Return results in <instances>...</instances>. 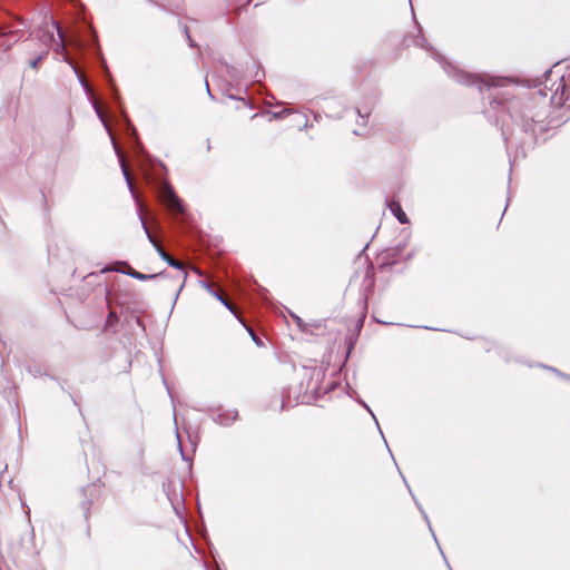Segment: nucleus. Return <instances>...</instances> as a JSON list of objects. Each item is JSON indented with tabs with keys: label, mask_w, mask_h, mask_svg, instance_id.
Here are the masks:
<instances>
[{
	"label": "nucleus",
	"mask_w": 570,
	"mask_h": 570,
	"mask_svg": "<svg viewBox=\"0 0 570 570\" xmlns=\"http://www.w3.org/2000/svg\"><path fill=\"white\" fill-rule=\"evenodd\" d=\"M394 218H396L401 224H407L409 218L404 210L402 209L401 205L394 200Z\"/></svg>",
	"instance_id": "1a4fd4ad"
},
{
	"label": "nucleus",
	"mask_w": 570,
	"mask_h": 570,
	"mask_svg": "<svg viewBox=\"0 0 570 570\" xmlns=\"http://www.w3.org/2000/svg\"><path fill=\"white\" fill-rule=\"evenodd\" d=\"M160 197L164 204L176 213L183 212V206L180 199L176 196L173 187L170 185L164 184L160 190Z\"/></svg>",
	"instance_id": "20e7f679"
},
{
	"label": "nucleus",
	"mask_w": 570,
	"mask_h": 570,
	"mask_svg": "<svg viewBox=\"0 0 570 570\" xmlns=\"http://www.w3.org/2000/svg\"><path fill=\"white\" fill-rule=\"evenodd\" d=\"M121 273L135 278V279H138V281H147V279H151V278H156V277H160V276H164V273H158V274H142L140 272H137L132 268H129L128 271H120Z\"/></svg>",
	"instance_id": "423d86ee"
},
{
	"label": "nucleus",
	"mask_w": 570,
	"mask_h": 570,
	"mask_svg": "<svg viewBox=\"0 0 570 570\" xmlns=\"http://www.w3.org/2000/svg\"><path fill=\"white\" fill-rule=\"evenodd\" d=\"M157 253L160 256V258L163 261H165L169 266H171V267H174L176 269H179L181 272L184 278H186L187 272L185 271L183 263H180L179 261L173 258L163 248H158Z\"/></svg>",
	"instance_id": "39448f33"
},
{
	"label": "nucleus",
	"mask_w": 570,
	"mask_h": 570,
	"mask_svg": "<svg viewBox=\"0 0 570 570\" xmlns=\"http://www.w3.org/2000/svg\"><path fill=\"white\" fill-rule=\"evenodd\" d=\"M8 35L16 36V35H17V32L6 31V30H3V29H0V36H1V37H6V36H8Z\"/></svg>",
	"instance_id": "a211bd4d"
},
{
	"label": "nucleus",
	"mask_w": 570,
	"mask_h": 570,
	"mask_svg": "<svg viewBox=\"0 0 570 570\" xmlns=\"http://www.w3.org/2000/svg\"><path fill=\"white\" fill-rule=\"evenodd\" d=\"M258 77H259V72L257 71V72L254 75V78H255V79H258Z\"/></svg>",
	"instance_id": "72a5a7b5"
},
{
	"label": "nucleus",
	"mask_w": 570,
	"mask_h": 570,
	"mask_svg": "<svg viewBox=\"0 0 570 570\" xmlns=\"http://www.w3.org/2000/svg\"><path fill=\"white\" fill-rule=\"evenodd\" d=\"M490 106L494 111H505L510 118L520 126V129L525 134L523 144L533 146L535 144V127L537 122L524 114H518L514 109L519 106L518 101H509L505 104L500 99L498 94H491L489 96Z\"/></svg>",
	"instance_id": "f03ea898"
},
{
	"label": "nucleus",
	"mask_w": 570,
	"mask_h": 570,
	"mask_svg": "<svg viewBox=\"0 0 570 570\" xmlns=\"http://www.w3.org/2000/svg\"><path fill=\"white\" fill-rule=\"evenodd\" d=\"M385 203H386V207L392 210V200L391 199H385Z\"/></svg>",
	"instance_id": "4be33fe9"
},
{
	"label": "nucleus",
	"mask_w": 570,
	"mask_h": 570,
	"mask_svg": "<svg viewBox=\"0 0 570 570\" xmlns=\"http://www.w3.org/2000/svg\"><path fill=\"white\" fill-rule=\"evenodd\" d=\"M399 474H401L403 482H406V479H405L404 474H402V471H399Z\"/></svg>",
	"instance_id": "c85d7f7f"
},
{
	"label": "nucleus",
	"mask_w": 570,
	"mask_h": 570,
	"mask_svg": "<svg viewBox=\"0 0 570 570\" xmlns=\"http://www.w3.org/2000/svg\"><path fill=\"white\" fill-rule=\"evenodd\" d=\"M544 367H546V368H549V370H551V371H553V372H556V373H558V374H559V371H558L557 368H553V367H550V366H544Z\"/></svg>",
	"instance_id": "393cba45"
},
{
	"label": "nucleus",
	"mask_w": 570,
	"mask_h": 570,
	"mask_svg": "<svg viewBox=\"0 0 570 570\" xmlns=\"http://www.w3.org/2000/svg\"><path fill=\"white\" fill-rule=\"evenodd\" d=\"M185 32L187 35V38H188L190 47H194L193 40L190 39V37H189L188 32H187V28L186 27H185Z\"/></svg>",
	"instance_id": "5701e85b"
},
{
	"label": "nucleus",
	"mask_w": 570,
	"mask_h": 570,
	"mask_svg": "<svg viewBox=\"0 0 570 570\" xmlns=\"http://www.w3.org/2000/svg\"><path fill=\"white\" fill-rule=\"evenodd\" d=\"M399 474H401L403 482H406V479H405L404 474H402V471H399Z\"/></svg>",
	"instance_id": "cd10ccee"
},
{
	"label": "nucleus",
	"mask_w": 570,
	"mask_h": 570,
	"mask_svg": "<svg viewBox=\"0 0 570 570\" xmlns=\"http://www.w3.org/2000/svg\"><path fill=\"white\" fill-rule=\"evenodd\" d=\"M399 474H401L403 482H406V479H405L404 474H402V471H399Z\"/></svg>",
	"instance_id": "bb28decb"
},
{
	"label": "nucleus",
	"mask_w": 570,
	"mask_h": 570,
	"mask_svg": "<svg viewBox=\"0 0 570 570\" xmlns=\"http://www.w3.org/2000/svg\"><path fill=\"white\" fill-rule=\"evenodd\" d=\"M411 41L416 47L424 48L426 50H432L433 58L440 62L445 73L458 83H463L466 86H476L479 91L482 92L484 88L491 90L492 88L503 86L502 82L507 81V79H495L490 76L481 77L474 73H470L462 69H459L451 62H448L438 51H435L432 47L428 45L426 40L421 33V29H417L416 36L412 37Z\"/></svg>",
	"instance_id": "f257e3e1"
},
{
	"label": "nucleus",
	"mask_w": 570,
	"mask_h": 570,
	"mask_svg": "<svg viewBox=\"0 0 570 570\" xmlns=\"http://www.w3.org/2000/svg\"><path fill=\"white\" fill-rule=\"evenodd\" d=\"M399 474H401L403 482H406V479H405L404 474H402V471H399Z\"/></svg>",
	"instance_id": "a878e982"
},
{
	"label": "nucleus",
	"mask_w": 570,
	"mask_h": 570,
	"mask_svg": "<svg viewBox=\"0 0 570 570\" xmlns=\"http://www.w3.org/2000/svg\"><path fill=\"white\" fill-rule=\"evenodd\" d=\"M206 90H207V94L209 95V97H212V98H213V95L210 94L209 86H208V83H207V82H206Z\"/></svg>",
	"instance_id": "b1692460"
},
{
	"label": "nucleus",
	"mask_w": 570,
	"mask_h": 570,
	"mask_svg": "<svg viewBox=\"0 0 570 570\" xmlns=\"http://www.w3.org/2000/svg\"><path fill=\"white\" fill-rule=\"evenodd\" d=\"M273 116H274L275 118H279V117H281V114H279V112H274V114H273Z\"/></svg>",
	"instance_id": "2f4dec72"
},
{
	"label": "nucleus",
	"mask_w": 570,
	"mask_h": 570,
	"mask_svg": "<svg viewBox=\"0 0 570 570\" xmlns=\"http://www.w3.org/2000/svg\"><path fill=\"white\" fill-rule=\"evenodd\" d=\"M247 331H248V333H249V335H250L252 340H253L257 345H261V344H262V342H261L259 337L256 335V333H255L252 328H249V327H247Z\"/></svg>",
	"instance_id": "dca6fc26"
},
{
	"label": "nucleus",
	"mask_w": 570,
	"mask_h": 570,
	"mask_svg": "<svg viewBox=\"0 0 570 570\" xmlns=\"http://www.w3.org/2000/svg\"><path fill=\"white\" fill-rule=\"evenodd\" d=\"M79 81H80V83L83 86V88H85L86 90H88V89H89V86H88V83L86 82V80H85L83 78H79Z\"/></svg>",
	"instance_id": "6ab92c4d"
},
{
	"label": "nucleus",
	"mask_w": 570,
	"mask_h": 570,
	"mask_svg": "<svg viewBox=\"0 0 570 570\" xmlns=\"http://www.w3.org/2000/svg\"><path fill=\"white\" fill-rule=\"evenodd\" d=\"M212 295L214 297H216L226 308H228L232 313H235V309L233 307V305L224 297L222 296L219 293L217 292H212Z\"/></svg>",
	"instance_id": "9b49d317"
},
{
	"label": "nucleus",
	"mask_w": 570,
	"mask_h": 570,
	"mask_svg": "<svg viewBox=\"0 0 570 570\" xmlns=\"http://www.w3.org/2000/svg\"><path fill=\"white\" fill-rule=\"evenodd\" d=\"M46 53H42L40 56H38L36 59H33L32 61H30V67L36 69L38 67V65L40 63V61L43 59Z\"/></svg>",
	"instance_id": "2eb2a0df"
},
{
	"label": "nucleus",
	"mask_w": 570,
	"mask_h": 570,
	"mask_svg": "<svg viewBox=\"0 0 570 570\" xmlns=\"http://www.w3.org/2000/svg\"><path fill=\"white\" fill-rule=\"evenodd\" d=\"M52 24L53 27L56 28L57 30V33H58V37L60 38V41H61V47H63V42H65V38H63V33H62V30L61 28L59 27V24L56 22V21H52Z\"/></svg>",
	"instance_id": "4468645a"
},
{
	"label": "nucleus",
	"mask_w": 570,
	"mask_h": 570,
	"mask_svg": "<svg viewBox=\"0 0 570 570\" xmlns=\"http://www.w3.org/2000/svg\"><path fill=\"white\" fill-rule=\"evenodd\" d=\"M504 141H505L507 146L510 147L512 145V137L504 136Z\"/></svg>",
	"instance_id": "aec40b11"
},
{
	"label": "nucleus",
	"mask_w": 570,
	"mask_h": 570,
	"mask_svg": "<svg viewBox=\"0 0 570 570\" xmlns=\"http://www.w3.org/2000/svg\"><path fill=\"white\" fill-rule=\"evenodd\" d=\"M385 445H386L387 451L392 454V450L390 449V445L387 444L386 441H385Z\"/></svg>",
	"instance_id": "7c9ffc66"
},
{
	"label": "nucleus",
	"mask_w": 570,
	"mask_h": 570,
	"mask_svg": "<svg viewBox=\"0 0 570 570\" xmlns=\"http://www.w3.org/2000/svg\"><path fill=\"white\" fill-rule=\"evenodd\" d=\"M96 111L98 114V117H100L102 119V116H101V114H100V111H99V109L97 107H96Z\"/></svg>",
	"instance_id": "473e14b6"
},
{
	"label": "nucleus",
	"mask_w": 570,
	"mask_h": 570,
	"mask_svg": "<svg viewBox=\"0 0 570 570\" xmlns=\"http://www.w3.org/2000/svg\"><path fill=\"white\" fill-rule=\"evenodd\" d=\"M358 116H360V118L362 119V124H365V117H364V116H362L360 112H358Z\"/></svg>",
	"instance_id": "c756f323"
},
{
	"label": "nucleus",
	"mask_w": 570,
	"mask_h": 570,
	"mask_svg": "<svg viewBox=\"0 0 570 570\" xmlns=\"http://www.w3.org/2000/svg\"><path fill=\"white\" fill-rule=\"evenodd\" d=\"M121 169H122V174H124V177H125V179L127 181V185H128L129 189L132 190V183H131V179H130V175H129L127 166L125 165L124 161H121Z\"/></svg>",
	"instance_id": "ddd939ff"
},
{
	"label": "nucleus",
	"mask_w": 570,
	"mask_h": 570,
	"mask_svg": "<svg viewBox=\"0 0 570 570\" xmlns=\"http://www.w3.org/2000/svg\"><path fill=\"white\" fill-rule=\"evenodd\" d=\"M204 287L208 291L209 294H212V292H215L208 283H204Z\"/></svg>",
	"instance_id": "412c9836"
},
{
	"label": "nucleus",
	"mask_w": 570,
	"mask_h": 570,
	"mask_svg": "<svg viewBox=\"0 0 570 570\" xmlns=\"http://www.w3.org/2000/svg\"><path fill=\"white\" fill-rule=\"evenodd\" d=\"M551 90L553 91L551 96L552 102L557 105H562L564 101L570 98V80L567 82L564 80V76H561L558 81L552 85Z\"/></svg>",
	"instance_id": "7ed1b4c3"
},
{
	"label": "nucleus",
	"mask_w": 570,
	"mask_h": 570,
	"mask_svg": "<svg viewBox=\"0 0 570 570\" xmlns=\"http://www.w3.org/2000/svg\"><path fill=\"white\" fill-rule=\"evenodd\" d=\"M139 219H140L141 227L144 228V232H145L148 240L153 244V246L158 252V248H161L160 245L157 243L156 238L151 235V233L149 232V229H148L144 218L140 215H139Z\"/></svg>",
	"instance_id": "9d476101"
},
{
	"label": "nucleus",
	"mask_w": 570,
	"mask_h": 570,
	"mask_svg": "<svg viewBox=\"0 0 570 570\" xmlns=\"http://www.w3.org/2000/svg\"><path fill=\"white\" fill-rule=\"evenodd\" d=\"M237 413L233 412L230 414H218L214 417V421L220 425H228L232 421L236 420Z\"/></svg>",
	"instance_id": "6e6552de"
},
{
	"label": "nucleus",
	"mask_w": 570,
	"mask_h": 570,
	"mask_svg": "<svg viewBox=\"0 0 570 570\" xmlns=\"http://www.w3.org/2000/svg\"><path fill=\"white\" fill-rule=\"evenodd\" d=\"M293 318L295 320L296 324L298 325V327L303 328V321L301 317L292 314Z\"/></svg>",
	"instance_id": "f3484780"
},
{
	"label": "nucleus",
	"mask_w": 570,
	"mask_h": 570,
	"mask_svg": "<svg viewBox=\"0 0 570 570\" xmlns=\"http://www.w3.org/2000/svg\"><path fill=\"white\" fill-rule=\"evenodd\" d=\"M404 42H405V45H406V46H409V45H410V43H409V38H405V39H404Z\"/></svg>",
	"instance_id": "f704fd0d"
},
{
	"label": "nucleus",
	"mask_w": 570,
	"mask_h": 570,
	"mask_svg": "<svg viewBox=\"0 0 570 570\" xmlns=\"http://www.w3.org/2000/svg\"><path fill=\"white\" fill-rule=\"evenodd\" d=\"M415 504L417 505V508H419L420 512L422 513V515H423L424 520L426 521V523H428V525H429V529H430V531L432 532V535H433L434 540L438 542L436 537H435V534H434V532H433V530H432V525H431V523H430V520H429V517H428L426 512L424 511V509L422 508V505H421L416 500H415Z\"/></svg>",
	"instance_id": "f8f14e48"
},
{
	"label": "nucleus",
	"mask_w": 570,
	"mask_h": 570,
	"mask_svg": "<svg viewBox=\"0 0 570 570\" xmlns=\"http://www.w3.org/2000/svg\"><path fill=\"white\" fill-rule=\"evenodd\" d=\"M410 236H411V230L409 228H403L401 232V237H402L401 242L397 243L396 245H394V257L396 256L397 252L406 245ZM395 264H396V259L394 258V265Z\"/></svg>",
	"instance_id": "0eeeda50"
}]
</instances>
